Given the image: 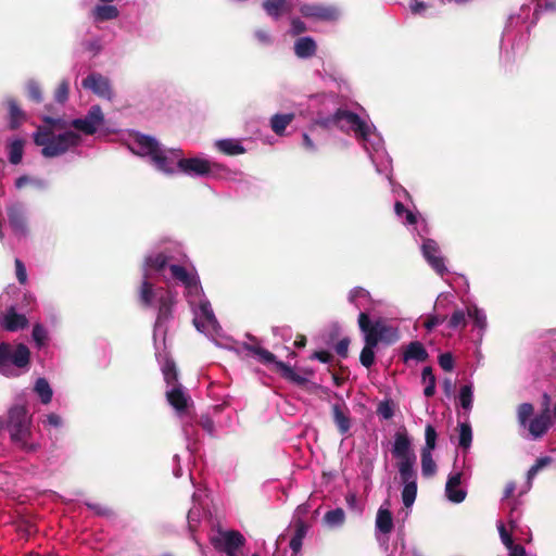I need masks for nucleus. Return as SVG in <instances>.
Wrapping results in <instances>:
<instances>
[{"label":"nucleus","mask_w":556,"mask_h":556,"mask_svg":"<svg viewBox=\"0 0 556 556\" xmlns=\"http://www.w3.org/2000/svg\"><path fill=\"white\" fill-rule=\"evenodd\" d=\"M421 378L424 382H427L426 388L424 389V394L426 397H431L435 393V376L433 375L432 367L427 366L422 369Z\"/></svg>","instance_id":"nucleus-37"},{"label":"nucleus","mask_w":556,"mask_h":556,"mask_svg":"<svg viewBox=\"0 0 556 556\" xmlns=\"http://www.w3.org/2000/svg\"><path fill=\"white\" fill-rule=\"evenodd\" d=\"M351 340L348 337L342 338L336 345L334 351L336 353L342 357L346 358L349 355V346H350Z\"/></svg>","instance_id":"nucleus-51"},{"label":"nucleus","mask_w":556,"mask_h":556,"mask_svg":"<svg viewBox=\"0 0 556 556\" xmlns=\"http://www.w3.org/2000/svg\"><path fill=\"white\" fill-rule=\"evenodd\" d=\"M285 5L286 0H265L263 3L266 13L275 18L281 16Z\"/></svg>","instance_id":"nucleus-40"},{"label":"nucleus","mask_w":556,"mask_h":556,"mask_svg":"<svg viewBox=\"0 0 556 556\" xmlns=\"http://www.w3.org/2000/svg\"><path fill=\"white\" fill-rule=\"evenodd\" d=\"M472 441V430L469 424H460L458 444L463 448H468Z\"/></svg>","instance_id":"nucleus-43"},{"label":"nucleus","mask_w":556,"mask_h":556,"mask_svg":"<svg viewBox=\"0 0 556 556\" xmlns=\"http://www.w3.org/2000/svg\"><path fill=\"white\" fill-rule=\"evenodd\" d=\"M199 425L205 430L210 435H214L215 424L213 419L208 415H202L199 419Z\"/></svg>","instance_id":"nucleus-56"},{"label":"nucleus","mask_w":556,"mask_h":556,"mask_svg":"<svg viewBox=\"0 0 556 556\" xmlns=\"http://www.w3.org/2000/svg\"><path fill=\"white\" fill-rule=\"evenodd\" d=\"M553 463V458L551 456H543L535 460V463L529 468L527 472L528 483L535 478V476L544 468L549 466Z\"/></svg>","instance_id":"nucleus-38"},{"label":"nucleus","mask_w":556,"mask_h":556,"mask_svg":"<svg viewBox=\"0 0 556 556\" xmlns=\"http://www.w3.org/2000/svg\"><path fill=\"white\" fill-rule=\"evenodd\" d=\"M104 115L100 105H92L83 118H75L70 125L85 135H93L103 124Z\"/></svg>","instance_id":"nucleus-10"},{"label":"nucleus","mask_w":556,"mask_h":556,"mask_svg":"<svg viewBox=\"0 0 556 556\" xmlns=\"http://www.w3.org/2000/svg\"><path fill=\"white\" fill-rule=\"evenodd\" d=\"M173 278L182 282L186 287L195 285L194 278L187 271L184 266L173 264L169 266Z\"/></svg>","instance_id":"nucleus-35"},{"label":"nucleus","mask_w":556,"mask_h":556,"mask_svg":"<svg viewBox=\"0 0 556 556\" xmlns=\"http://www.w3.org/2000/svg\"><path fill=\"white\" fill-rule=\"evenodd\" d=\"M294 529H295L294 534H293L292 539L290 540L289 545H290V548L292 549V552L294 554H296L298 552H300V549L302 547V542L307 533L308 526L304 520L298 519L294 522Z\"/></svg>","instance_id":"nucleus-26"},{"label":"nucleus","mask_w":556,"mask_h":556,"mask_svg":"<svg viewBox=\"0 0 556 556\" xmlns=\"http://www.w3.org/2000/svg\"><path fill=\"white\" fill-rule=\"evenodd\" d=\"M31 338L38 348L46 345L48 332L41 324H35L31 331Z\"/></svg>","instance_id":"nucleus-45"},{"label":"nucleus","mask_w":556,"mask_h":556,"mask_svg":"<svg viewBox=\"0 0 556 556\" xmlns=\"http://www.w3.org/2000/svg\"><path fill=\"white\" fill-rule=\"evenodd\" d=\"M1 326L7 331H17L28 326V319L23 314H17L14 307H10L1 320Z\"/></svg>","instance_id":"nucleus-22"},{"label":"nucleus","mask_w":556,"mask_h":556,"mask_svg":"<svg viewBox=\"0 0 556 556\" xmlns=\"http://www.w3.org/2000/svg\"><path fill=\"white\" fill-rule=\"evenodd\" d=\"M534 406L531 403H521L517 407V420L520 427L528 430L533 440L541 439L553 425L551 410L542 409L533 416Z\"/></svg>","instance_id":"nucleus-5"},{"label":"nucleus","mask_w":556,"mask_h":556,"mask_svg":"<svg viewBox=\"0 0 556 556\" xmlns=\"http://www.w3.org/2000/svg\"><path fill=\"white\" fill-rule=\"evenodd\" d=\"M468 316L473 318L475 323L479 327H483L485 324V317L481 314V312L475 307L472 309H468Z\"/></svg>","instance_id":"nucleus-61"},{"label":"nucleus","mask_w":556,"mask_h":556,"mask_svg":"<svg viewBox=\"0 0 556 556\" xmlns=\"http://www.w3.org/2000/svg\"><path fill=\"white\" fill-rule=\"evenodd\" d=\"M247 338L250 340V343H243V349L258 356L261 363L274 364L275 371L278 372L281 378L299 387H303L308 382L306 377L295 372L290 365L281 361H277L276 356L271 352L262 348L256 337L247 334Z\"/></svg>","instance_id":"nucleus-4"},{"label":"nucleus","mask_w":556,"mask_h":556,"mask_svg":"<svg viewBox=\"0 0 556 556\" xmlns=\"http://www.w3.org/2000/svg\"><path fill=\"white\" fill-rule=\"evenodd\" d=\"M345 514L342 508H336L325 514L324 520L330 527H338L344 522Z\"/></svg>","instance_id":"nucleus-41"},{"label":"nucleus","mask_w":556,"mask_h":556,"mask_svg":"<svg viewBox=\"0 0 556 556\" xmlns=\"http://www.w3.org/2000/svg\"><path fill=\"white\" fill-rule=\"evenodd\" d=\"M459 403L464 409H470L472 407V387L470 384L460 388Z\"/></svg>","instance_id":"nucleus-47"},{"label":"nucleus","mask_w":556,"mask_h":556,"mask_svg":"<svg viewBox=\"0 0 556 556\" xmlns=\"http://www.w3.org/2000/svg\"><path fill=\"white\" fill-rule=\"evenodd\" d=\"M33 418L25 405L16 404L9 408L5 430L10 440L21 451L33 454L39 451L40 444L33 440Z\"/></svg>","instance_id":"nucleus-1"},{"label":"nucleus","mask_w":556,"mask_h":556,"mask_svg":"<svg viewBox=\"0 0 556 556\" xmlns=\"http://www.w3.org/2000/svg\"><path fill=\"white\" fill-rule=\"evenodd\" d=\"M338 122H339V119L337 118V111H336L332 115L319 118L316 123L324 128H330L332 126H336L338 128Z\"/></svg>","instance_id":"nucleus-59"},{"label":"nucleus","mask_w":556,"mask_h":556,"mask_svg":"<svg viewBox=\"0 0 556 556\" xmlns=\"http://www.w3.org/2000/svg\"><path fill=\"white\" fill-rule=\"evenodd\" d=\"M376 528L383 534H389L393 530V516L392 513L387 509L380 507L376 517Z\"/></svg>","instance_id":"nucleus-27"},{"label":"nucleus","mask_w":556,"mask_h":556,"mask_svg":"<svg viewBox=\"0 0 556 556\" xmlns=\"http://www.w3.org/2000/svg\"><path fill=\"white\" fill-rule=\"evenodd\" d=\"M364 342L365 345L361 352L359 362L364 367L370 368L375 363V348L377 345L366 339H364Z\"/></svg>","instance_id":"nucleus-36"},{"label":"nucleus","mask_w":556,"mask_h":556,"mask_svg":"<svg viewBox=\"0 0 556 556\" xmlns=\"http://www.w3.org/2000/svg\"><path fill=\"white\" fill-rule=\"evenodd\" d=\"M135 141L141 151L140 153L142 155H149L159 170L167 175L175 173V168L169 165L168 156L165 154V151L161 149L156 139L148 135H138Z\"/></svg>","instance_id":"nucleus-8"},{"label":"nucleus","mask_w":556,"mask_h":556,"mask_svg":"<svg viewBox=\"0 0 556 556\" xmlns=\"http://www.w3.org/2000/svg\"><path fill=\"white\" fill-rule=\"evenodd\" d=\"M216 147L219 152L226 155H239L245 152L244 147L233 139H223L216 142Z\"/></svg>","instance_id":"nucleus-29"},{"label":"nucleus","mask_w":556,"mask_h":556,"mask_svg":"<svg viewBox=\"0 0 556 556\" xmlns=\"http://www.w3.org/2000/svg\"><path fill=\"white\" fill-rule=\"evenodd\" d=\"M119 12L114 5H97L93 10L96 21L104 22L111 21L118 16Z\"/></svg>","instance_id":"nucleus-33"},{"label":"nucleus","mask_w":556,"mask_h":556,"mask_svg":"<svg viewBox=\"0 0 556 556\" xmlns=\"http://www.w3.org/2000/svg\"><path fill=\"white\" fill-rule=\"evenodd\" d=\"M255 38L263 45H269L271 42V37L269 33L265 29H258L255 31Z\"/></svg>","instance_id":"nucleus-64"},{"label":"nucleus","mask_w":556,"mask_h":556,"mask_svg":"<svg viewBox=\"0 0 556 556\" xmlns=\"http://www.w3.org/2000/svg\"><path fill=\"white\" fill-rule=\"evenodd\" d=\"M167 263L168 257L164 253L149 255L144 258V273H148V269L161 271L166 267Z\"/></svg>","instance_id":"nucleus-32"},{"label":"nucleus","mask_w":556,"mask_h":556,"mask_svg":"<svg viewBox=\"0 0 556 556\" xmlns=\"http://www.w3.org/2000/svg\"><path fill=\"white\" fill-rule=\"evenodd\" d=\"M437 438H438V434H437L435 428L432 425L428 424L425 428L426 443L421 451L422 452H432L435 448Z\"/></svg>","instance_id":"nucleus-42"},{"label":"nucleus","mask_w":556,"mask_h":556,"mask_svg":"<svg viewBox=\"0 0 556 556\" xmlns=\"http://www.w3.org/2000/svg\"><path fill=\"white\" fill-rule=\"evenodd\" d=\"M439 365L445 371H451L454 368V359L451 353H443L439 356Z\"/></svg>","instance_id":"nucleus-55"},{"label":"nucleus","mask_w":556,"mask_h":556,"mask_svg":"<svg viewBox=\"0 0 556 556\" xmlns=\"http://www.w3.org/2000/svg\"><path fill=\"white\" fill-rule=\"evenodd\" d=\"M83 87L92 90L100 98L111 99L112 89L108 78L100 74H90L83 80Z\"/></svg>","instance_id":"nucleus-16"},{"label":"nucleus","mask_w":556,"mask_h":556,"mask_svg":"<svg viewBox=\"0 0 556 556\" xmlns=\"http://www.w3.org/2000/svg\"><path fill=\"white\" fill-rule=\"evenodd\" d=\"M311 358L318 359L321 363H329L332 359V355L328 351H315Z\"/></svg>","instance_id":"nucleus-63"},{"label":"nucleus","mask_w":556,"mask_h":556,"mask_svg":"<svg viewBox=\"0 0 556 556\" xmlns=\"http://www.w3.org/2000/svg\"><path fill=\"white\" fill-rule=\"evenodd\" d=\"M33 139L36 146L41 147V155L46 159L64 155L81 143L79 134L73 130L55 134L51 127H37Z\"/></svg>","instance_id":"nucleus-2"},{"label":"nucleus","mask_w":556,"mask_h":556,"mask_svg":"<svg viewBox=\"0 0 556 556\" xmlns=\"http://www.w3.org/2000/svg\"><path fill=\"white\" fill-rule=\"evenodd\" d=\"M467 325L466 314L463 309H456L448 319L447 327L450 329L465 328Z\"/></svg>","instance_id":"nucleus-44"},{"label":"nucleus","mask_w":556,"mask_h":556,"mask_svg":"<svg viewBox=\"0 0 556 556\" xmlns=\"http://www.w3.org/2000/svg\"><path fill=\"white\" fill-rule=\"evenodd\" d=\"M14 264L17 281L21 285H25L27 282V273L24 263L20 258H15Z\"/></svg>","instance_id":"nucleus-52"},{"label":"nucleus","mask_w":556,"mask_h":556,"mask_svg":"<svg viewBox=\"0 0 556 556\" xmlns=\"http://www.w3.org/2000/svg\"><path fill=\"white\" fill-rule=\"evenodd\" d=\"M498 532H500V536H501V540L503 542V544L507 547V548H510L511 546L516 545L513 541V538L511 535L507 532L506 528L504 525H501L498 527Z\"/></svg>","instance_id":"nucleus-60"},{"label":"nucleus","mask_w":556,"mask_h":556,"mask_svg":"<svg viewBox=\"0 0 556 556\" xmlns=\"http://www.w3.org/2000/svg\"><path fill=\"white\" fill-rule=\"evenodd\" d=\"M357 321L359 330L364 333V339L371 341V343L376 345H378L379 342L393 344L400 339L397 329L388 325L381 318L376 321H371L369 315L362 312L358 315Z\"/></svg>","instance_id":"nucleus-6"},{"label":"nucleus","mask_w":556,"mask_h":556,"mask_svg":"<svg viewBox=\"0 0 556 556\" xmlns=\"http://www.w3.org/2000/svg\"><path fill=\"white\" fill-rule=\"evenodd\" d=\"M417 496V485H404L402 490V501L405 507H410Z\"/></svg>","instance_id":"nucleus-48"},{"label":"nucleus","mask_w":556,"mask_h":556,"mask_svg":"<svg viewBox=\"0 0 556 556\" xmlns=\"http://www.w3.org/2000/svg\"><path fill=\"white\" fill-rule=\"evenodd\" d=\"M200 311L202 316L207 320V323H214L216 321L214 312L211 307V304L208 302H203L200 304Z\"/></svg>","instance_id":"nucleus-58"},{"label":"nucleus","mask_w":556,"mask_h":556,"mask_svg":"<svg viewBox=\"0 0 556 556\" xmlns=\"http://www.w3.org/2000/svg\"><path fill=\"white\" fill-rule=\"evenodd\" d=\"M30 364V351L24 343L12 346L10 343H0V374L7 377L16 376L12 365L18 369H26Z\"/></svg>","instance_id":"nucleus-7"},{"label":"nucleus","mask_w":556,"mask_h":556,"mask_svg":"<svg viewBox=\"0 0 556 556\" xmlns=\"http://www.w3.org/2000/svg\"><path fill=\"white\" fill-rule=\"evenodd\" d=\"M35 391L42 404H49L52 400V389L46 378H38L35 383Z\"/></svg>","instance_id":"nucleus-34"},{"label":"nucleus","mask_w":556,"mask_h":556,"mask_svg":"<svg viewBox=\"0 0 556 556\" xmlns=\"http://www.w3.org/2000/svg\"><path fill=\"white\" fill-rule=\"evenodd\" d=\"M70 93V85L66 80H62L54 92L56 102L63 104L67 101Z\"/></svg>","instance_id":"nucleus-50"},{"label":"nucleus","mask_w":556,"mask_h":556,"mask_svg":"<svg viewBox=\"0 0 556 556\" xmlns=\"http://www.w3.org/2000/svg\"><path fill=\"white\" fill-rule=\"evenodd\" d=\"M166 400L178 413H182L188 408L190 396L185 392L184 386H176L166 391Z\"/></svg>","instance_id":"nucleus-21"},{"label":"nucleus","mask_w":556,"mask_h":556,"mask_svg":"<svg viewBox=\"0 0 556 556\" xmlns=\"http://www.w3.org/2000/svg\"><path fill=\"white\" fill-rule=\"evenodd\" d=\"M293 119V113L275 114L270 118V127L276 135L281 136L283 135L287 126L290 125Z\"/></svg>","instance_id":"nucleus-30"},{"label":"nucleus","mask_w":556,"mask_h":556,"mask_svg":"<svg viewBox=\"0 0 556 556\" xmlns=\"http://www.w3.org/2000/svg\"><path fill=\"white\" fill-rule=\"evenodd\" d=\"M338 128L344 132L352 131L356 138L367 140L370 135L369 125L356 113L338 109L337 110Z\"/></svg>","instance_id":"nucleus-9"},{"label":"nucleus","mask_w":556,"mask_h":556,"mask_svg":"<svg viewBox=\"0 0 556 556\" xmlns=\"http://www.w3.org/2000/svg\"><path fill=\"white\" fill-rule=\"evenodd\" d=\"M421 472L425 477H432L437 472V464L431 452L421 451Z\"/></svg>","instance_id":"nucleus-39"},{"label":"nucleus","mask_w":556,"mask_h":556,"mask_svg":"<svg viewBox=\"0 0 556 556\" xmlns=\"http://www.w3.org/2000/svg\"><path fill=\"white\" fill-rule=\"evenodd\" d=\"M300 13L306 18H314L324 22H332L339 17V11L337 8L318 3L302 4L300 7Z\"/></svg>","instance_id":"nucleus-11"},{"label":"nucleus","mask_w":556,"mask_h":556,"mask_svg":"<svg viewBox=\"0 0 556 556\" xmlns=\"http://www.w3.org/2000/svg\"><path fill=\"white\" fill-rule=\"evenodd\" d=\"M27 93H28L29 99L36 103H40L43 100L41 88H40L39 84L34 80L28 81Z\"/></svg>","instance_id":"nucleus-49"},{"label":"nucleus","mask_w":556,"mask_h":556,"mask_svg":"<svg viewBox=\"0 0 556 556\" xmlns=\"http://www.w3.org/2000/svg\"><path fill=\"white\" fill-rule=\"evenodd\" d=\"M42 122L46 124L43 127H51L52 131L66 129L70 125L63 118H55L49 115L42 116Z\"/></svg>","instance_id":"nucleus-46"},{"label":"nucleus","mask_w":556,"mask_h":556,"mask_svg":"<svg viewBox=\"0 0 556 556\" xmlns=\"http://www.w3.org/2000/svg\"><path fill=\"white\" fill-rule=\"evenodd\" d=\"M332 418L333 422L340 434H345L351 429V417L350 410L345 404H333L332 405Z\"/></svg>","instance_id":"nucleus-20"},{"label":"nucleus","mask_w":556,"mask_h":556,"mask_svg":"<svg viewBox=\"0 0 556 556\" xmlns=\"http://www.w3.org/2000/svg\"><path fill=\"white\" fill-rule=\"evenodd\" d=\"M25 140L17 138L10 141L7 146L9 162L13 165H17L22 162L24 154Z\"/></svg>","instance_id":"nucleus-28"},{"label":"nucleus","mask_w":556,"mask_h":556,"mask_svg":"<svg viewBox=\"0 0 556 556\" xmlns=\"http://www.w3.org/2000/svg\"><path fill=\"white\" fill-rule=\"evenodd\" d=\"M392 455L399 459L397 469L404 485H417V471L414 468L416 455L410 448V440L406 430L397 431L394 435Z\"/></svg>","instance_id":"nucleus-3"},{"label":"nucleus","mask_w":556,"mask_h":556,"mask_svg":"<svg viewBox=\"0 0 556 556\" xmlns=\"http://www.w3.org/2000/svg\"><path fill=\"white\" fill-rule=\"evenodd\" d=\"M8 113V127L11 130L18 129L27 119L25 111L21 108L18 101L13 97H8L3 101Z\"/></svg>","instance_id":"nucleus-15"},{"label":"nucleus","mask_w":556,"mask_h":556,"mask_svg":"<svg viewBox=\"0 0 556 556\" xmlns=\"http://www.w3.org/2000/svg\"><path fill=\"white\" fill-rule=\"evenodd\" d=\"M9 224L15 232L25 233L26 216L24 205L20 202L13 203L7 208Z\"/></svg>","instance_id":"nucleus-17"},{"label":"nucleus","mask_w":556,"mask_h":556,"mask_svg":"<svg viewBox=\"0 0 556 556\" xmlns=\"http://www.w3.org/2000/svg\"><path fill=\"white\" fill-rule=\"evenodd\" d=\"M377 413L384 419H391L394 415L393 407L388 401L379 403Z\"/></svg>","instance_id":"nucleus-53"},{"label":"nucleus","mask_w":556,"mask_h":556,"mask_svg":"<svg viewBox=\"0 0 556 556\" xmlns=\"http://www.w3.org/2000/svg\"><path fill=\"white\" fill-rule=\"evenodd\" d=\"M422 254L429 265L438 273L440 276H443L447 269L444 264V260L439 255V245L432 239H426L422 243Z\"/></svg>","instance_id":"nucleus-14"},{"label":"nucleus","mask_w":556,"mask_h":556,"mask_svg":"<svg viewBox=\"0 0 556 556\" xmlns=\"http://www.w3.org/2000/svg\"><path fill=\"white\" fill-rule=\"evenodd\" d=\"M446 319V316H439V315H432L429 316L426 321L424 323V326L427 330H432L434 327L443 324Z\"/></svg>","instance_id":"nucleus-57"},{"label":"nucleus","mask_w":556,"mask_h":556,"mask_svg":"<svg viewBox=\"0 0 556 556\" xmlns=\"http://www.w3.org/2000/svg\"><path fill=\"white\" fill-rule=\"evenodd\" d=\"M428 357L429 354L426 348L419 341L409 342L403 352V361L405 363L408 361L426 362Z\"/></svg>","instance_id":"nucleus-24"},{"label":"nucleus","mask_w":556,"mask_h":556,"mask_svg":"<svg viewBox=\"0 0 556 556\" xmlns=\"http://www.w3.org/2000/svg\"><path fill=\"white\" fill-rule=\"evenodd\" d=\"M149 273H143V280L139 288V301L143 307H151L153 300H157L159 289L154 290L153 285L149 280Z\"/></svg>","instance_id":"nucleus-23"},{"label":"nucleus","mask_w":556,"mask_h":556,"mask_svg":"<svg viewBox=\"0 0 556 556\" xmlns=\"http://www.w3.org/2000/svg\"><path fill=\"white\" fill-rule=\"evenodd\" d=\"M176 303L174 293L169 290L160 288L157 294V316L156 325H162L173 318V306Z\"/></svg>","instance_id":"nucleus-13"},{"label":"nucleus","mask_w":556,"mask_h":556,"mask_svg":"<svg viewBox=\"0 0 556 556\" xmlns=\"http://www.w3.org/2000/svg\"><path fill=\"white\" fill-rule=\"evenodd\" d=\"M317 45L312 37H301L294 42V53L300 59H308L315 55Z\"/></svg>","instance_id":"nucleus-25"},{"label":"nucleus","mask_w":556,"mask_h":556,"mask_svg":"<svg viewBox=\"0 0 556 556\" xmlns=\"http://www.w3.org/2000/svg\"><path fill=\"white\" fill-rule=\"evenodd\" d=\"M462 472L453 473L448 477L445 484V495L452 503H462L465 501L467 492L459 488L462 483Z\"/></svg>","instance_id":"nucleus-19"},{"label":"nucleus","mask_w":556,"mask_h":556,"mask_svg":"<svg viewBox=\"0 0 556 556\" xmlns=\"http://www.w3.org/2000/svg\"><path fill=\"white\" fill-rule=\"evenodd\" d=\"M178 169L187 175L206 176L211 173L212 164L210 161L200 157L179 159Z\"/></svg>","instance_id":"nucleus-12"},{"label":"nucleus","mask_w":556,"mask_h":556,"mask_svg":"<svg viewBox=\"0 0 556 556\" xmlns=\"http://www.w3.org/2000/svg\"><path fill=\"white\" fill-rule=\"evenodd\" d=\"M87 507L92 509L97 515L99 516H112L113 515V510L106 506V505H102V504H99V503H86Z\"/></svg>","instance_id":"nucleus-54"},{"label":"nucleus","mask_w":556,"mask_h":556,"mask_svg":"<svg viewBox=\"0 0 556 556\" xmlns=\"http://www.w3.org/2000/svg\"><path fill=\"white\" fill-rule=\"evenodd\" d=\"M220 543H216L215 546L220 548L226 554H230V552H237L241 546L245 543V538L242 533L237 530L225 531L222 534Z\"/></svg>","instance_id":"nucleus-18"},{"label":"nucleus","mask_w":556,"mask_h":556,"mask_svg":"<svg viewBox=\"0 0 556 556\" xmlns=\"http://www.w3.org/2000/svg\"><path fill=\"white\" fill-rule=\"evenodd\" d=\"M162 372H163L164 381L166 382L167 386H170L172 388L176 387V386H182L178 381V371H177L176 364L173 359L165 361V363L162 367Z\"/></svg>","instance_id":"nucleus-31"},{"label":"nucleus","mask_w":556,"mask_h":556,"mask_svg":"<svg viewBox=\"0 0 556 556\" xmlns=\"http://www.w3.org/2000/svg\"><path fill=\"white\" fill-rule=\"evenodd\" d=\"M291 26H292L293 35H300V34L306 31V25L300 18H293L291 21Z\"/></svg>","instance_id":"nucleus-62"}]
</instances>
